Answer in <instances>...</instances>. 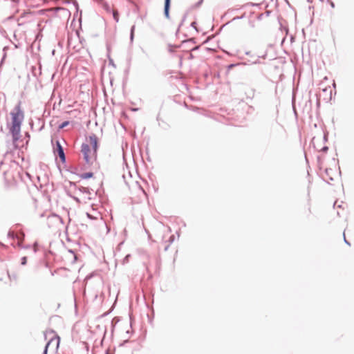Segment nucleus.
<instances>
[{"mask_svg":"<svg viewBox=\"0 0 354 354\" xmlns=\"http://www.w3.org/2000/svg\"><path fill=\"white\" fill-rule=\"evenodd\" d=\"M35 211L40 218H46L47 227L55 231L59 225L64 224L63 219L57 214L51 212L50 201H35Z\"/></svg>","mask_w":354,"mask_h":354,"instance_id":"nucleus-1","label":"nucleus"},{"mask_svg":"<svg viewBox=\"0 0 354 354\" xmlns=\"http://www.w3.org/2000/svg\"><path fill=\"white\" fill-rule=\"evenodd\" d=\"M11 126L10 131L12 135L14 141L19 140L21 132V125L24 118V113L19 104L16 106L10 113Z\"/></svg>","mask_w":354,"mask_h":354,"instance_id":"nucleus-2","label":"nucleus"},{"mask_svg":"<svg viewBox=\"0 0 354 354\" xmlns=\"http://www.w3.org/2000/svg\"><path fill=\"white\" fill-rule=\"evenodd\" d=\"M47 333L53 334V336L50 339V340L47 342L46 344L43 353L42 354H47L48 353V346L50 344L55 342L56 344V348L59 347V343H60V338L55 333V332L53 330H50L49 331H47Z\"/></svg>","mask_w":354,"mask_h":354,"instance_id":"nucleus-3","label":"nucleus"},{"mask_svg":"<svg viewBox=\"0 0 354 354\" xmlns=\"http://www.w3.org/2000/svg\"><path fill=\"white\" fill-rule=\"evenodd\" d=\"M82 152L86 162H89L91 159L95 157V154H93V150H91L89 146L86 144L82 145Z\"/></svg>","mask_w":354,"mask_h":354,"instance_id":"nucleus-4","label":"nucleus"},{"mask_svg":"<svg viewBox=\"0 0 354 354\" xmlns=\"http://www.w3.org/2000/svg\"><path fill=\"white\" fill-rule=\"evenodd\" d=\"M87 140H88V143L91 145V146L92 147V149L93 150V154H95L97 152V145H98V141H99L98 138L97 137L96 135L91 134L88 137Z\"/></svg>","mask_w":354,"mask_h":354,"instance_id":"nucleus-5","label":"nucleus"},{"mask_svg":"<svg viewBox=\"0 0 354 354\" xmlns=\"http://www.w3.org/2000/svg\"><path fill=\"white\" fill-rule=\"evenodd\" d=\"M56 145H57V147L55 149V151L57 152V154H58L59 158L61 159L62 162H64L66 160V158H65V154H64V150L62 149V147L61 146L59 141H57Z\"/></svg>","mask_w":354,"mask_h":354,"instance_id":"nucleus-6","label":"nucleus"},{"mask_svg":"<svg viewBox=\"0 0 354 354\" xmlns=\"http://www.w3.org/2000/svg\"><path fill=\"white\" fill-rule=\"evenodd\" d=\"M330 171H331V169H326L325 170V176H324V178L326 181H328L329 180H333V177L332 176Z\"/></svg>","mask_w":354,"mask_h":354,"instance_id":"nucleus-7","label":"nucleus"},{"mask_svg":"<svg viewBox=\"0 0 354 354\" xmlns=\"http://www.w3.org/2000/svg\"><path fill=\"white\" fill-rule=\"evenodd\" d=\"M86 216L91 220H96L98 218L99 216H100V213L99 212H96L95 215H93L88 212H86Z\"/></svg>","mask_w":354,"mask_h":354,"instance_id":"nucleus-8","label":"nucleus"},{"mask_svg":"<svg viewBox=\"0 0 354 354\" xmlns=\"http://www.w3.org/2000/svg\"><path fill=\"white\" fill-rule=\"evenodd\" d=\"M346 204L344 203V201H335L333 203V207L335 208L336 206L339 208L344 209V205Z\"/></svg>","mask_w":354,"mask_h":354,"instance_id":"nucleus-9","label":"nucleus"},{"mask_svg":"<svg viewBox=\"0 0 354 354\" xmlns=\"http://www.w3.org/2000/svg\"><path fill=\"white\" fill-rule=\"evenodd\" d=\"M102 6L107 13H111L112 10L114 9L112 6L108 4L107 3H103Z\"/></svg>","mask_w":354,"mask_h":354,"instance_id":"nucleus-10","label":"nucleus"},{"mask_svg":"<svg viewBox=\"0 0 354 354\" xmlns=\"http://www.w3.org/2000/svg\"><path fill=\"white\" fill-rule=\"evenodd\" d=\"M170 5V0H165V14L167 17H169V8Z\"/></svg>","mask_w":354,"mask_h":354,"instance_id":"nucleus-11","label":"nucleus"},{"mask_svg":"<svg viewBox=\"0 0 354 354\" xmlns=\"http://www.w3.org/2000/svg\"><path fill=\"white\" fill-rule=\"evenodd\" d=\"M8 237L9 239H19V236L16 234L13 231H11L10 230L8 232Z\"/></svg>","mask_w":354,"mask_h":354,"instance_id":"nucleus-12","label":"nucleus"},{"mask_svg":"<svg viewBox=\"0 0 354 354\" xmlns=\"http://www.w3.org/2000/svg\"><path fill=\"white\" fill-rule=\"evenodd\" d=\"M111 13H112L114 20L116 22H118L119 21V13H118V10L114 8L113 10H112Z\"/></svg>","mask_w":354,"mask_h":354,"instance_id":"nucleus-13","label":"nucleus"},{"mask_svg":"<svg viewBox=\"0 0 354 354\" xmlns=\"http://www.w3.org/2000/svg\"><path fill=\"white\" fill-rule=\"evenodd\" d=\"M93 174L92 172H87V173L82 174L80 176V177L83 179H87V178L93 177Z\"/></svg>","mask_w":354,"mask_h":354,"instance_id":"nucleus-14","label":"nucleus"},{"mask_svg":"<svg viewBox=\"0 0 354 354\" xmlns=\"http://www.w3.org/2000/svg\"><path fill=\"white\" fill-rule=\"evenodd\" d=\"M7 272H8V276L10 280H14L15 281H17V275L16 273H15V272L10 273L8 271Z\"/></svg>","mask_w":354,"mask_h":354,"instance_id":"nucleus-15","label":"nucleus"},{"mask_svg":"<svg viewBox=\"0 0 354 354\" xmlns=\"http://www.w3.org/2000/svg\"><path fill=\"white\" fill-rule=\"evenodd\" d=\"M130 257H131L130 254L126 255L125 257L122 260V264L127 263L129 262Z\"/></svg>","mask_w":354,"mask_h":354,"instance_id":"nucleus-16","label":"nucleus"},{"mask_svg":"<svg viewBox=\"0 0 354 354\" xmlns=\"http://www.w3.org/2000/svg\"><path fill=\"white\" fill-rule=\"evenodd\" d=\"M26 263H27V257H23L21 259V264L22 266H25Z\"/></svg>","mask_w":354,"mask_h":354,"instance_id":"nucleus-17","label":"nucleus"},{"mask_svg":"<svg viewBox=\"0 0 354 354\" xmlns=\"http://www.w3.org/2000/svg\"><path fill=\"white\" fill-rule=\"evenodd\" d=\"M191 26L196 30V32L198 31L197 28V23L196 21L192 22Z\"/></svg>","mask_w":354,"mask_h":354,"instance_id":"nucleus-18","label":"nucleus"},{"mask_svg":"<svg viewBox=\"0 0 354 354\" xmlns=\"http://www.w3.org/2000/svg\"><path fill=\"white\" fill-rule=\"evenodd\" d=\"M134 31H135V26H133L132 28H131V40L133 38Z\"/></svg>","mask_w":354,"mask_h":354,"instance_id":"nucleus-19","label":"nucleus"},{"mask_svg":"<svg viewBox=\"0 0 354 354\" xmlns=\"http://www.w3.org/2000/svg\"><path fill=\"white\" fill-rule=\"evenodd\" d=\"M69 122L68 121L64 122L60 126L59 128L63 129L64 127H66Z\"/></svg>","mask_w":354,"mask_h":354,"instance_id":"nucleus-20","label":"nucleus"},{"mask_svg":"<svg viewBox=\"0 0 354 354\" xmlns=\"http://www.w3.org/2000/svg\"><path fill=\"white\" fill-rule=\"evenodd\" d=\"M174 235H171L170 236L169 239V244H171L174 242Z\"/></svg>","mask_w":354,"mask_h":354,"instance_id":"nucleus-21","label":"nucleus"},{"mask_svg":"<svg viewBox=\"0 0 354 354\" xmlns=\"http://www.w3.org/2000/svg\"><path fill=\"white\" fill-rule=\"evenodd\" d=\"M343 235H344V243L348 245H351V243L346 240V237H345V234L344 232L343 233Z\"/></svg>","mask_w":354,"mask_h":354,"instance_id":"nucleus-22","label":"nucleus"},{"mask_svg":"<svg viewBox=\"0 0 354 354\" xmlns=\"http://www.w3.org/2000/svg\"><path fill=\"white\" fill-rule=\"evenodd\" d=\"M169 245H170V244H169V243H168L167 245H165V248H164V250H165V251H167V250H168V249H169Z\"/></svg>","mask_w":354,"mask_h":354,"instance_id":"nucleus-23","label":"nucleus"},{"mask_svg":"<svg viewBox=\"0 0 354 354\" xmlns=\"http://www.w3.org/2000/svg\"><path fill=\"white\" fill-rule=\"evenodd\" d=\"M328 148L326 147H324L322 149V150H326Z\"/></svg>","mask_w":354,"mask_h":354,"instance_id":"nucleus-24","label":"nucleus"},{"mask_svg":"<svg viewBox=\"0 0 354 354\" xmlns=\"http://www.w3.org/2000/svg\"><path fill=\"white\" fill-rule=\"evenodd\" d=\"M337 216H340V212L339 211L337 212Z\"/></svg>","mask_w":354,"mask_h":354,"instance_id":"nucleus-25","label":"nucleus"},{"mask_svg":"<svg viewBox=\"0 0 354 354\" xmlns=\"http://www.w3.org/2000/svg\"><path fill=\"white\" fill-rule=\"evenodd\" d=\"M313 144L315 145V138L313 139Z\"/></svg>","mask_w":354,"mask_h":354,"instance_id":"nucleus-26","label":"nucleus"},{"mask_svg":"<svg viewBox=\"0 0 354 354\" xmlns=\"http://www.w3.org/2000/svg\"><path fill=\"white\" fill-rule=\"evenodd\" d=\"M331 6H332V7H334V4L333 2L331 3Z\"/></svg>","mask_w":354,"mask_h":354,"instance_id":"nucleus-27","label":"nucleus"},{"mask_svg":"<svg viewBox=\"0 0 354 354\" xmlns=\"http://www.w3.org/2000/svg\"><path fill=\"white\" fill-rule=\"evenodd\" d=\"M106 354H109V351H106Z\"/></svg>","mask_w":354,"mask_h":354,"instance_id":"nucleus-28","label":"nucleus"}]
</instances>
